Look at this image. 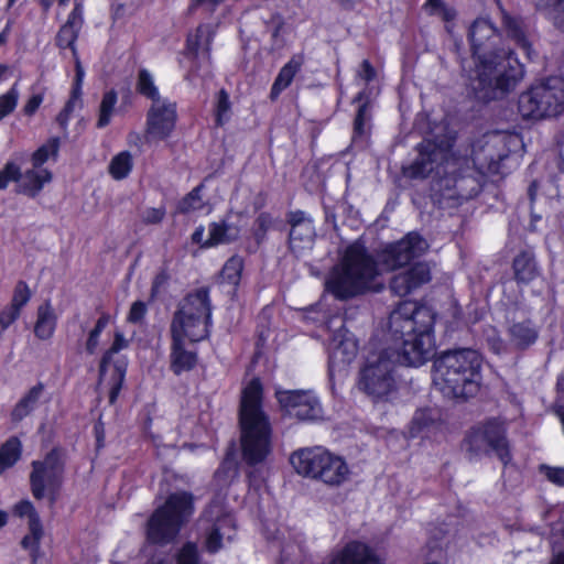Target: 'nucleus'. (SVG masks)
<instances>
[{
  "mask_svg": "<svg viewBox=\"0 0 564 564\" xmlns=\"http://www.w3.org/2000/svg\"><path fill=\"white\" fill-rule=\"evenodd\" d=\"M329 375L334 377L354 361L358 352V343L354 334L345 328L336 332L329 343Z\"/></svg>",
  "mask_w": 564,
  "mask_h": 564,
  "instance_id": "obj_15",
  "label": "nucleus"
},
{
  "mask_svg": "<svg viewBox=\"0 0 564 564\" xmlns=\"http://www.w3.org/2000/svg\"><path fill=\"white\" fill-rule=\"evenodd\" d=\"M209 32L206 28L200 26L195 33L187 37L185 57L182 61L184 67H188L191 72L208 66L209 61Z\"/></svg>",
  "mask_w": 564,
  "mask_h": 564,
  "instance_id": "obj_18",
  "label": "nucleus"
},
{
  "mask_svg": "<svg viewBox=\"0 0 564 564\" xmlns=\"http://www.w3.org/2000/svg\"><path fill=\"white\" fill-rule=\"evenodd\" d=\"M21 455V444L18 438L8 440L0 448V475L12 467Z\"/></svg>",
  "mask_w": 564,
  "mask_h": 564,
  "instance_id": "obj_33",
  "label": "nucleus"
},
{
  "mask_svg": "<svg viewBox=\"0 0 564 564\" xmlns=\"http://www.w3.org/2000/svg\"><path fill=\"white\" fill-rule=\"evenodd\" d=\"M176 564H198L196 545L186 543L176 555Z\"/></svg>",
  "mask_w": 564,
  "mask_h": 564,
  "instance_id": "obj_46",
  "label": "nucleus"
},
{
  "mask_svg": "<svg viewBox=\"0 0 564 564\" xmlns=\"http://www.w3.org/2000/svg\"><path fill=\"white\" fill-rule=\"evenodd\" d=\"M31 299V291L28 284L20 281L13 292V296L10 305L21 312V310L28 304Z\"/></svg>",
  "mask_w": 564,
  "mask_h": 564,
  "instance_id": "obj_44",
  "label": "nucleus"
},
{
  "mask_svg": "<svg viewBox=\"0 0 564 564\" xmlns=\"http://www.w3.org/2000/svg\"><path fill=\"white\" fill-rule=\"evenodd\" d=\"M512 341L519 347H525L534 343L538 333L529 321L516 323L510 328Z\"/></svg>",
  "mask_w": 564,
  "mask_h": 564,
  "instance_id": "obj_32",
  "label": "nucleus"
},
{
  "mask_svg": "<svg viewBox=\"0 0 564 564\" xmlns=\"http://www.w3.org/2000/svg\"><path fill=\"white\" fill-rule=\"evenodd\" d=\"M276 399L283 413L301 421H317L323 417L319 400L312 391H276Z\"/></svg>",
  "mask_w": 564,
  "mask_h": 564,
  "instance_id": "obj_14",
  "label": "nucleus"
},
{
  "mask_svg": "<svg viewBox=\"0 0 564 564\" xmlns=\"http://www.w3.org/2000/svg\"><path fill=\"white\" fill-rule=\"evenodd\" d=\"M541 470L545 477L557 486H564V468L563 467H549L542 466Z\"/></svg>",
  "mask_w": 564,
  "mask_h": 564,
  "instance_id": "obj_49",
  "label": "nucleus"
},
{
  "mask_svg": "<svg viewBox=\"0 0 564 564\" xmlns=\"http://www.w3.org/2000/svg\"><path fill=\"white\" fill-rule=\"evenodd\" d=\"M329 564H384L366 543L352 541L338 551Z\"/></svg>",
  "mask_w": 564,
  "mask_h": 564,
  "instance_id": "obj_23",
  "label": "nucleus"
},
{
  "mask_svg": "<svg viewBox=\"0 0 564 564\" xmlns=\"http://www.w3.org/2000/svg\"><path fill=\"white\" fill-rule=\"evenodd\" d=\"M20 311L14 308L11 305L6 306L0 312V327L1 329H7L18 317L20 316Z\"/></svg>",
  "mask_w": 564,
  "mask_h": 564,
  "instance_id": "obj_50",
  "label": "nucleus"
},
{
  "mask_svg": "<svg viewBox=\"0 0 564 564\" xmlns=\"http://www.w3.org/2000/svg\"><path fill=\"white\" fill-rule=\"evenodd\" d=\"M359 76L366 82H370L373 79L375 69L368 61L362 62L359 70Z\"/></svg>",
  "mask_w": 564,
  "mask_h": 564,
  "instance_id": "obj_58",
  "label": "nucleus"
},
{
  "mask_svg": "<svg viewBox=\"0 0 564 564\" xmlns=\"http://www.w3.org/2000/svg\"><path fill=\"white\" fill-rule=\"evenodd\" d=\"M110 322V315L102 314L96 322L95 327L90 330L85 344V349L89 354H95L100 344V336Z\"/></svg>",
  "mask_w": 564,
  "mask_h": 564,
  "instance_id": "obj_41",
  "label": "nucleus"
},
{
  "mask_svg": "<svg viewBox=\"0 0 564 564\" xmlns=\"http://www.w3.org/2000/svg\"><path fill=\"white\" fill-rule=\"evenodd\" d=\"M469 41L475 61V79L481 88L508 91L523 77V66L502 46V39L492 23L484 18L470 26Z\"/></svg>",
  "mask_w": 564,
  "mask_h": 564,
  "instance_id": "obj_3",
  "label": "nucleus"
},
{
  "mask_svg": "<svg viewBox=\"0 0 564 564\" xmlns=\"http://www.w3.org/2000/svg\"><path fill=\"white\" fill-rule=\"evenodd\" d=\"M445 426L437 411L432 409L417 410L412 419L409 433L411 437L432 438L437 441L444 436Z\"/></svg>",
  "mask_w": 564,
  "mask_h": 564,
  "instance_id": "obj_21",
  "label": "nucleus"
},
{
  "mask_svg": "<svg viewBox=\"0 0 564 564\" xmlns=\"http://www.w3.org/2000/svg\"><path fill=\"white\" fill-rule=\"evenodd\" d=\"M138 90L140 91V94L152 99V102H154V99L161 98L159 95L158 87L154 84L153 76L147 69H141L139 72Z\"/></svg>",
  "mask_w": 564,
  "mask_h": 564,
  "instance_id": "obj_43",
  "label": "nucleus"
},
{
  "mask_svg": "<svg viewBox=\"0 0 564 564\" xmlns=\"http://www.w3.org/2000/svg\"><path fill=\"white\" fill-rule=\"evenodd\" d=\"M503 24L508 32V35L520 46L523 48L528 57H531V46L528 42L521 26V22L516 18L505 15Z\"/></svg>",
  "mask_w": 564,
  "mask_h": 564,
  "instance_id": "obj_37",
  "label": "nucleus"
},
{
  "mask_svg": "<svg viewBox=\"0 0 564 564\" xmlns=\"http://www.w3.org/2000/svg\"><path fill=\"white\" fill-rule=\"evenodd\" d=\"M72 0H40L41 6L44 10H48L54 2H57L58 9L62 10L68 6Z\"/></svg>",
  "mask_w": 564,
  "mask_h": 564,
  "instance_id": "obj_60",
  "label": "nucleus"
},
{
  "mask_svg": "<svg viewBox=\"0 0 564 564\" xmlns=\"http://www.w3.org/2000/svg\"><path fill=\"white\" fill-rule=\"evenodd\" d=\"M291 232H290V248L296 253L301 254L313 247L315 238V228L313 221L303 212H295L291 214Z\"/></svg>",
  "mask_w": 564,
  "mask_h": 564,
  "instance_id": "obj_20",
  "label": "nucleus"
},
{
  "mask_svg": "<svg viewBox=\"0 0 564 564\" xmlns=\"http://www.w3.org/2000/svg\"><path fill=\"white\" fill-rule=\"evenodd\" d=\"M194 511L192 496L186 492L173 494L156 509L148 522V539L153 543L172 541Z\"/></svg>",
  "mask_w": 564,
  "mask_h": 564,
  "instance_id": "obj_8",
  "label": "nucleus"
},
{
  "mask_svg": "<svg viewBox=\"0 0 564 564\" xmlns=\"http://www.w3.org/2000/svg\"><path fill=\"white\" fill-rule=\"evenodd\" d=\"M31 412V409L20 400V402L14 406L11 415L14 421H20L24 416H26Z\"/></svg>",
  "mask_w": 564,
  "mask_h": 564,
  "instance_id": "obj_56",
  "label": "nucleus"
},
{
  "mask_svg": "<svg viewBox=\"0 0 564 564\" xmlns=\"http://www.w3.org/2000/svg\"><path fill=\"white\" fill-rule=\"evenodd\" d=\"M438 17L442 18L445 22H452L456 18V10L454 8L445 6L438 13Z\"/></svg>",
  "mask_w": 564,
  "mask_h": 564,
  "instance_id": "obj_59",
  "label": "nucleus"
},
{
  "mask_svg": "<svg viewBox=\"0 0 564 564\" xmlns=\"http://www.w3.org/2000/svg\"><path fill=\"white\" fill-rule=\"evenodd\" d=\"M427 249L429 245L421 236L410 232L379 254V268L367 256L362 245L352 243L346 249L341 262L330 272L326 281V290L340 300L367 290L377 291L382 286L378 276L383 270L401 269L413 259L421 257Z\"/></svg>",
  "mask_w": 564,
  "mask_h": 564,
  "instance_id": "obj_2",
  "label": "nucleus"
},
{
  "mask_svg": "<svg viewBox=\"0 0 564 564\" xmlns=\"http://www.w3.org/2000/svg\"><path fill=\"white\" fill-rule=\"evenodd\" d=\"M13 513L29 520V534L23 538L22 546L30 551L33 564H36L39 546L43 536V528L35 508L31 501L22 500L13 506Z\"/></svg>",
  "mask_w": 564,
  "mask_h": 564,
  "instance_id": "obj_19",
  "label": "nucleus"
},
{
  "mask_svg": "<svg viewBox=\"0 0 564 564\" xmlns=\"http://www.w3.org/2000/svg\"><path fill=\"white\" fill-rule=\"evenodd\" d=\"M195 343H188L184 337H172L171 369L175 375L193 369L197 362Z\"/></svg>",
  "mask_w": 564,
  "mask_h": 564,
  "instance_id": "obj_24",
  "label": "nucleus"
},
{
  "mask_svg": "<svg viewBox=\"0 0 564 564\" xmlns=\"http://www.w3.org/2000/svg\"><path fill=\"white\" fill-rule=\"evenodd\" d=\"M304 61L305 58L303 54H295L280 69L271 88L272 98L278 97L284 89H286L291 85L294 76L302 68Z\"/></svg>",
  "mask_w": 564,
  "mask_h": 564,
  "instance_id": "obj_28",
  "label": "nucleus"
},
{
  "mask_svg": "<svg viewBox=\"0 0 564 564\" xmlns=\"http://www.w3.org/2000/svg\"><path fill=\"white\" fill-rule=\"evenodd\" d=\"M133 166L132 156L123 151L115 155L109 164V173L115 180H122L129 175Z\"/></svg>",
  "mask_w": 564,
  "mask_h": 564,
  "instance_id": "obj_36",
  "label": "nucleus"
},
{
  "mask_svg": "<svg viewBox=\"0 0 564 564\" xmlns=\"http://www.w3.org/2000/svg\"><path fill=\"white\" fill-rule=\"evenodd\" d=\"M82 107V96L77 95V93H70L69 99L65 104L64 108L59 111L56 117V121L58 126L66 131L69 120L75 112L76 109Z\"/></svg>",
  "mask_w": 564,
  "mask_h": 564,
  "instance_id": "obj_40",
  "label": "nucleus"
},
{
  "mask_svg": "<svg viewBox=\"0 0 564 564\" xmlns=\"http://www.w3.org/2000/svg\"><path fill=\"white\" fill-rule=\"evenodd\" d=\"M19 97L20 91L17 83L8 91L0 95V121L14 111Z\"/></svg>",
  "mask_w": 564,
  "mask_h": 564,
  "instance_id": "obj_42",
  "label": "nucleus"
},
{
  "mask_svg": "<svg viewBox=\"0 0 564 564\" xmlns=\"http://www.w3.org/2000/svg\"><path fill=\"white\" fill-rule=\"evenodd\" d=\"M433 315L415 302H402L389 317L383 346L371 345L360 370L358 388L375 402L388 401L395 391L393 367L397 361L419 367L435 352Z\"/></svg>",
  "mask_w": 564,
  "mask_h": 564,
  "instance_id": "obj_1",
  "label": "nucleus"
},
{
  "mask_svg": "<svg viewBox=\"0 0 564 564\" xmlns=\"http://www.w3.org/2000/svg\"><path fill=\"white\" fill-rule=\"evenodd\" d=\"M42 392H43V386L37 384V386L33 387L25 394V397L23 399H21V401L24 402L29 406V409H31V411H32L35 408V405L37 404Z\"/></svg>",
  "mask_w": 564,
  "mask_h": 564,
  "instance_id": "obj_53",
  "label": "nucleus"
},
{
  "mask_svg": "<svg viewBox=\"0 0 564 564\" xmlns=\"http://www.w3.org/2000/svg\"><path fill=\"white\" fill-rule=\"evenodd\" d=\"M61 149V139L58 137L48 138L31 154V164L46 167L48 162H55L58 159Z\"/></svg>",
  "mask_w": 564,
  "mask_h": 564,
  "instance_id": "obj_30",
  "label": "nucleus"
},
{
  "mask_svg": "<svg viewBox=\"0 0 564 564\" xmlns=\"http://www.w3.org/2000/svg\"><path fill=\"white\" fill-rule=\"evenodd\" d=\"M545 97H551V95H549L547 90L538 88V86L523 93L519 98V112L521 116L534 120L545 118L547 108H542L541 106V100Z\"/></svg>",
  "mask_w": 564,
  "mask_h": 564,
  "instance_id": "obj_25",
  "label": "nucleus"
},
{
  "mask_svg": "<svg viewBox=\"0 0 564 564\" xmlns=\"http://www.w3.org/2000/svg\"><path fill=\"white\" fill-rule=\"evenodd\" d=\"M241 447L243 459L256 465L270 453V425L262 410V384L250 380L242 389L240 401Z\"/></svg>",
  "mask_w": 564,
  "mask_h": 564,
  "instance_id": "obj_4",
  "label": "nucleus"
},
{
  "mask_svg": "<svg viewBox=\"0 0 564 564\" xmlns=\"http://www.w3.org/2000/svg\"><path fill=\"white\" fill-rule=\"evenodd\" d=\"M78 30L70 25H63L57 35V44L61 47H72L77 39Z\"/></svg>",
  "mask_w": 564,
  "mask_h": 564,
  "instance_id": "obj_47",
  "label": "nucleus"
},
{
  "mask_svg": "<svg viewBox=\"0 0 564 564\" xmlns=\"http://www.w3.org/2000/svg\"><path fill=\"white\" fill-rule=\"evenodd\" d=\"M64 478V462L59 452L52 451L44 458L32 463L30 484L36 499L47 498L54 503Z\"/></svg>",
  "mask_w": 564,
  "mask_h": 564,
  "instance_id": "obj_11",
  "label": "nucleus"
},
{
  "mask_svg": "<svg viewBox=\"0 0 564 564\" xmlns=\"http://www.w3.org/2000/svg\"><path fill=\"white\" fill-rule=\"evenodd\" d=\"M538 9L556 25L561 26L564 23V0H545L539 3Z\"/></svg>",
  "mask_w": 564,
  "mask_h": 564,
  "instance_id": "obj_39",
  "label": "nucleus"
},
{
  "mask_svg": "<svg viewBox=\"0 0 564 564\" xmlns=\"http://www.w3.org/2000/svg\"><path fill=\"white\" fill-rule=\"evenodd\" d=\"M129 339L122 332L117 330L111 346L104 354L100 361L99 384L108 391L109 402L113 404L122 388L128 359L120 351L128 348Z\"/></svg>",
  "mask_w": 564,
  "mask_h": 564,
  "instance_id": "obj_9",
  "label": "nucleus"
},
{
  "mask_svg": "<svg viewBox=\"0 0 564 564\" xmlns=\"http://www.w3.org/2000/svg\"><path fill=\"white\" fill-rule=\"evenodd\" d=\"M43 100V94H34L30 96L22 107V113L29 118L33 117L41 107Z\"/></svg>",
  "mask_w": 564,
  "mask_h": 564,
  "instance_id": "obj_48",
  "label": "nucleus"
},
{
  "mask_svg": "<svg viewBox=\"0 0 564 564\" xmlns=\"http://www.w3.org/2000/svg\"><path fill=\"white\" fill-rule=\"evenodd\" d=\"M117 101L118 96L115 90H108L102 95L98 111V128H105L110 123L111 118L116 112Z\"/></svg>",
  "mask_w": 564,
  "mask_h": 564,
  "instance_id": "obj_34",
  "label": "nucleus"
},
{
  "mask_svg": "<svg viewBox=\"0 0 564 564\" xmlns=\"http://www.w3.org/2000/svg\"><path fill=\"white\" fill-rule=\"evenodd\" d=\"M207 516L213 523L206 532L205 549L210 553H215L234 538L235 522L231 516L221 513L219 506L212 507L207 511Z\"/></svg>",
  "mask_w": 564,
  "mask_h": 564,
  "instance_id": "obj_17",
  "label": "nucleus"
},
{
  "mask_svg": "<svg viewBox=\"0 0 564 564\" xmlns=\"http://www.w3.org/2000/svg\"><path fill=\"white\" fill-rule=\"evenodd\" d=\"M445 7L443 0H426L424 9L431 15H437V13Z\"/></svg>",
  "mask_w": 564,
  "mask_h": 564,
  "instance_id": "obj_57",
  "label": "nucleus"
},
{
  "mask_svg": "<svg viewBox=\"0 0 564 564\" xmlns=\"http://www.w3.org/2000/svg\"><path fill=\"white\" fill-rule=\"evenodd\" d=\"M513 269L516 278L522 282H528L535 275V263L529 252H522L514 259Z\"/></svg>",
  "mask_w": 564,
  "mask_h": 564,
  "instance_id": "obj_35",
  "label": "nucleus"
},
{
  "mask_svg": "<svg viewBox=\"0 0 564 564\" xmlns=\"http://www.w3.org/2000/svg\"><path fill=\"white\" fill-rule=\"evenodd\" d=\"M480 356L470 349L448 351L434 362L433 383L448 398L474 395L480 382Z\"/></svg>",
  "mask_w": 564,
  "mask_h": 564,
  "instance_id": "obj_5",
  "label": "nucleus"
},
{
  "mask_svg": "<svg viewBox=\"0 0 564 564\" xmlns=\"http://www.w3.org/2000/svg\"><path fill=\"white\" fill-rule=\"evenodd\" d=\"M464 446L468 453L475 456L492 452L503 464L510 460L506 427L503 422L498 420H490L471 429L465 438Z\"/></svg>",
  "mask_w": 564,
  "mask_h": 564,
  "instance_id": "obj_10",
  "label": "nucleus"
},
{
  "mask_svg": "<svg viewBox=\"0 0 564 564\" xmlns=\"http://www.w3.org/2000/svg\"><path fill=\"white\" fill-rule=\"evenodd\" d=\"M242 268V259L239 257H231L223 268L220 274L221 283L236 288L240 282Z\"/></svg>",
  "mask_w": 564,
  "mask_h": 564,
  "instance_id": "obj_38",
  "label": "nucleus"
},
{
  "mask_svg": "<svg viewBox=\"0 0 564 564\" xmlns=\"http://www.w3.org/2000/svg\"><path fill=\"white\" fill-rule=\"evenodd\" d=\"M85 78V70L78 58L75 61V79L73 84V88L70 93H77V95L82 96V87Z\"/></svg>",
  "mask_w": 564,
  "mask_h": 564,
  "instance_id": "obj_54",
  "label": "nucleus"
},
{
  "mask_svg": "<svg viewBox=\"0 0 564 564\" xmlns=\"http://www.w3.org/2000/svg\"><path fill=\"white\" fill-rule=\"evenodd\" d=\"M448 164L447 150L426 142L421 145L419 158L409 166L408 174L412 177H425L434 171L437 174L447 173Z\"/></svg>",
  "mask_w": 564,
  "mask_h": 564,
  "instance_id": "obj_16",
  "label": "nucleus"
},
{
  "mask_svg": "<svg viewBox=\"0 0 564 564\" xmlns=\"http://www.w3.org/2000/svg\"><path fill=\"white\" fill-rule=\"evenodd\" d=\"M164 215L165 210L161 207L147 208L142 213V220L147 224H158L163 219Z\"/></svg>",
  "mask_w": 564,
  "mask_h": 564,
  "instance_id": "obj_52",
  "label": "nucleus"
},
{
  "mask_svg": "<svg viewBox=\"0 0 564 564\" xmlns=\"http://www.w3.org/2000/svg\"><path fill=\"white\" fill-rule=\"evenodd\" d=\"M204 185H199L187 194L178 205L182 213H199L207 215L212 212V206L204 200Z\"/></svg>",
  "mask_w": 564,
  "mask_h": 564,
  "instance_id": "obj_31",
  "label": "nucleus"
},
{
  "mask_svg": "<svg viewBox=\"0 0 564 564\" xmlns=\"http://www.w3.org/2000/svg\"><path fill=\"white\" fill-rule=\"evenodd\" d=\"M362 127H364V109L360 108L359 111H358V115L356 117V120H355V130H356V132L361 133L362 132Z\"/></svg>",
  "mask_w": 564,
  "mask_h": 564,
  "instance_id": "obj_62",
  "label": "nucleus"
},
{
  "mask_svg": "<svg viewBox=\"0 0 564 564\" xmlns=\"http://www.w3.org/2000/svg\"><path fill=\"white\" fill-rule=\"evenodd\" d=\"M147 314V305L144 302L135 301L132 303L127 319L130 323H139Z\"/></svg>",
  "mask_w": 564,
  "mask_h": 564,
  "instance_id": "obj_51",
  "label": "nucleus"
},
{
  "mask_svg": "<svg viewBox=\"0 0 564 564\" xmlns=\"http://www.w3.org/2000/svg\"><path fill=\"white\" fill-rule=\"evenodd\" d=\"M176 119L175 102L166 98L154 99L147 115L144 142L156 144L166 140L175 128Z\"/></svg>",
  "mask_w": 564,
  "mask_h": 564,
  "instance_id": "obj_13",
  "label": "nucleus"
},
{
  "mask_svg": "<svg viewBox=\"0 0 564 564\" xmlns=\"http://www.w3.org/2000/svg\"><path fill=\"white\" fill-rule=\"evenodd\" d=\"M210 319L212 308L207 291L199 290L189 294L173 317L172 337H184L188 343L200 341L208 336Z\"/></svg>",
  "mask_w": 564,
  "mask_h": 564,
  "instance_id": "obj_7",
  "label": "nucleus"
},
{
  "mask_svg": "<svg viewBox=\"0 0 564 564\" xmlns=\"http://www.w3.org/2000/svg\"><path fill=\"white\" fill-rule=\"evenodd\" d=\"M538 88L547 90L551 97H545L541 100L542 108H550L545 112V117H554L563 112L564 110V79L563 78H550L545 84H541Z\"/></svg>",
  "mask_w": 564,
  "mask_h": 564,
  "instance_id": "obj_26",
  "label": "nucleus"
},
{
  "mask_svg": "<svg viewBox=\"0 0 564 564\" xmlns=\"http://www.w3.org/2000/svg\"><path fill=\"white\" fill-rule=\"evenodd\" d=\"M23 155L15 156L6 163L0 171V189L6 188L10 182H14L20 193L35 197L52 182L53 173L48 167L33 164L23 172Z\"/></svg>",
  "mask_w": 564,
  "mask_h": 564,
  "instance_id": "obj_12",
  "label": "nucleus"
},
{
  "mask_svg": "<svg viewBox=\"0 0 564 564\" xmlns=\"http://www.w3.org/2000/svg\"><path fill=\"white\" fill-rule=\"evenodd\" d=\"M295 471L330 488H339L352 479V468L347 459L324 446L301 448L291 455Z\"/></svg>",
  "mask_w": 564,
  "mask_h": 564,
  "instance_id": "obj_6",
  "label": "nucleus"
},
{
  "mask_svg": "<svg viewBox=\"0 0 564 564\" xmlns=\"http://www.w3.org/2000/svg\"><path fill=\"white\" fill-rule=\"evenodd\" d=\"M550 564H564V552L556 554Z\"/></svg>",
  "mask_w": 564,
  "mask_h": 564,
  "instance_id": "obj_64",
  "label": "nucleus"
},
{
  "mask_svg": "<svg viewBox=\"0 0 564 564\" xmlns=\"http://www.w3.org/2000/svg\"><path fill=\"white\" fill-rule=\"evenodd\" d=\"M240 230V227L230 219L213 223L209 225V237L204 242V246L210 248L220 243H228L238 238Z\"/></svg>",
  "mask_w": 564,
  "mask_h": 564,
  "instance_id": "obj_27",
  "label": "nucleus"
},
{
  "mask_svg": "<svg viewBox=\"0 0 564 564\" xmlns=\"http://www.w3.org/2000/svg\"><path fill=\"white\" fill-rule=\"evenodd\" d=\"M82 21H83V8L80 4L76 3L73 11L68 15V19H67L65 25H70L74 29L79 31V29L82 26Z\"/></svg>",
  "mask_w": 564,
  "mask_h": 564,
  "instance_id": "obj_55",
  "label": "nucleus"
},
{
  "mask_svg": "<svg viewBox=\"0 0 564 564\" xmlns=\"http://www.w3.org/2000/svg\"><path fill=\"white\" fill-rule=\"evenodd\" d=\"M204 234H205V230L203 227H199L197 228L193 235H192V240L198 245H200L202 247L206 248L204 246V242L206 241V239H204Z\"/></svg>",
  "mask_w": 564,
  "mask_h": 564,
  "instance_id": "obj_61",
  "label": "nucleus"
},
{
  "mask_svg": "<svg viewBox=\"0 0 564 564\" xmlns=\"http://www.w3.org/2000/svg\"><path fill=\"white\" fill-rule=\"evenodd\" d=\"M57 315L50 303H44L37 308L34 334L42 340L50 339L56 328Z\"/></svg>",
  "mask_w": 564,
  "mask_h": 564,
  "instance_id": "obj_29",
  "label": "nucleus"
},
{
  "mask_svg": "<svg viewBox=\"0 0 564 564\" xmlns=\"http://www.w3.org/2000/svg\"><path fill=\"white\" fill-rule=\"evenodd\" d=\"M9 520V514L4 510H0V529L7 525Z\"/></svg>",
  "mask_w": 564,
  "mask_h": 564,
  "instance_id": "obj_63",
  "label": "nucleus"
},
{
  "mask_svg": "<svg viewBox=\"0 0 564 564\" xmlns=\"http://www.w3.org/2000/svg\"><path fill=\"white\" fill-rule=\"evenodd\" d=\"M230 116V101L227 93L220 90L217 96L216 104V121L218 124H224L228 121Z\"/></svg>",
  "mask_w": 564,
  "mask_h": 564,
  "instance_id": "obj_45",
  "label": "nucleus"
},
{
  "mask_svg": "<svg viewBox=\"0 0 564 564\" xmlns=\"http://www.w3.org/2000/svg\"><path fill=\"white\" fill-rule=\"evenodd\" d=\"M431 279L430 267L417 262L411 268L398 273L391 281V290L399 296H404Z\"/></svg>",
  "mask_w": 564,
  "mask_h": 564,
  "instance_id": "obj_22",
  "label": "nucleus"
}]
</instances>
